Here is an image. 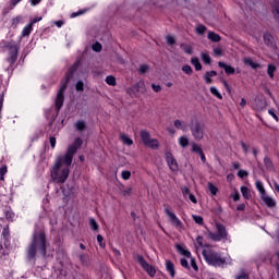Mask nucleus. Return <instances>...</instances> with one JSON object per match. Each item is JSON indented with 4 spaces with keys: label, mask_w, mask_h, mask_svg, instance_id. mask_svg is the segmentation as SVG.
Here are the masks:
<instances>
[{
    "label": "nucleus",
    "mask_w": 279,
    "mask_h": 279,
    "mask_svg": "<svg viewBox=\"0 0 279 279\" xmlns=\"http://www.w3.org/2000/svg\"><path fill=\"white\" fill-rule=\"evenodd\" d=\"M210 93H211V95H214V96L217 97L218 99H223V96H221V94L219 93V90H217L215 87H210Z\"/></svg>",
    "instance_id": "nucleus-38"
},
{
    "label": "nucleus",
    "mask_w": 279,
    "mask_h": 279,
    "mask_svg": "<svg viewBox=\"0 0 279 279\" xmlns=\"http://www.w3.org/2000/svg\"><path fill=\"white\" fill-rule=\"evenodd\" d=\"M191 63L193 66H195L196 71H202V63L199 62V59L197 57H193L191 59Z\"/></svg>",
    "instance_id": "nucleus-22"
},
{
    "label": "nucleus",
    "mask_w": 279,
    "mask_h": 279,
    "mask_svg": "<svg viewBox=\"0 0 279 279\" xmlns=\"http://www.w3.org/2000/svg\"><path fill=\"white\" fill-rule=\"evenodd\" d=\"M76 90H78V92L84 90V82L78 81V82L76 83Z\"/></svg>",
    "instance_id": "nucleus-50"
},
{
    "label": "nucleus",
    "mask_w": 279,
    "mask_h": 279,
    "mask_svg": "<svg viewBox=\"0 0 279 279\" xmlns=\"http://www.w3.org/2000/svg\"><path fill=\"white\" fill-rule=\"evenodd\" d=\"M201 58L203 62H205V64H210V54H208L207 52H202Z\"/></svg>",
    "instance_id": "nucleus-31"
},
{
    "label": "nucleus",
    "mask_w": 279,
    "mask_h": 279,
    "mask_svg": "<svg viewBox=\"0 0 279 279\" xmlns=\"http://www.w3.org/2000/svg\"><path fill=\"white\" fill-rule=\"evenodd\" d=\"M136 260L143 267V269L148 274V276H150V278H154V276H156V268H154V266L149 265V263H147V260H145V257L138 255L136 257Z\"/></svg>",
    "instance_id": "nucleus-7"
},
{
    "label": "nucleus",
    "mask_w": 279,
    "mask_h": 279,
    "mask_svg": "<svg viewBox=\"0 0 279 279\" xmlns=\"http://www.w3.org/2000/svg\"><path fill=\"white\" fill-rule=\"evenodd\" d=\"M262 199L267 206H269V208H274V206H276V202L271 197L267 196V194H264Z\"/></svg>",
    "instance_id": "nucleus-17"
},
{
    "label": "nucleus",
    "mask_w": 279,
    "mask_h": 279,
    "mask_svg": "<svg viewBox=\"0 0 279 279\" xmlns=\"http://www.w3.org/2000/svg\"><path fill=\"white\" fill-rule=\"evenodd\" d=\"M173 125L177 130H182V132H186L189 124L182 120H174Z\"/></svg>",
    "instance_id": "nucleus-15"
},
{
    "label": "nucleus",
    "mask_w": 279,
    "mask_h": 279,
    "mask_svg": "<svg viewBox=\"0 0 279 279\" xmlns=\"http://www.w3.org/2000/svg\"><path fill=\"white\" fill-rule=\"evenodd\" d=\"M166 40H167V43H168L169 45H175V38H173V36H171V35H168V36L166 37Z\"/></svg>",
    "instance_id": "nucleus-47"
},
{
    "label": "nucleus",
    "mask_w": 279,
    "mask_h": 279,
    "mask_svg": "<svg viewBox=\"0 0 279 279\" xmlns=\"http://www.w3.org/2000/svg\"><path fill=\"white\" fill-rule=\"evenodd\" d=\"M130 195H132V187H123L121 190L122 197H130Z\"/></svg>",
    "instance_id": "nucleus-27"
},
{
    "label": "nucleus",
    "mask_w": 279,
    "mask_h": 279,
    "mask_svg": "<svg viewBox=\"0 0 279 279\" xmlns=\"http://www.w3.org/2000/svg\"><path fill=\"white\" fill-rule=\"evenodd\" d=\"M182 72L186 73V75H192L193 74V68L191 65L185 64L182 66Z\"/></svg>",
    "instance_id": "nucleus-34"
},
{
    "label": "nucleus",
    "mask_w": 279,
    "mask_h": 279,
    "mask_svg": "<svg viewBox=\"0 0 279 279\" xmlns=\"http://www.w3.org/2000/svg\"><path fill=\"white\" fill-rule=\"evenodd\" d=\"M151 88L155 93H160L162 90V87L156 84H151Z\"/></svg>",
    "instance_id": "nucleus-51"
},
{
    "label": "nucleus",
    "mask_w": 279,
    "mask_h": 279,
    "mask_svg": "<svg viewBox=\"0 0 279 279\" xmlns=\"http://www.w3.org/2000/svg\"><path fill=\"white\" fill-rule=\"evenodd\" d=\"M238 175L239 178H247L248 173L245 170H239Z\"/></svg>",
    "instance_id": "nucleus-54"
},
{
    "label": "nucleus",
    "mask_w": 279,
    "mask_h": 279,
    "mask_svg": "<svg viewBox=\"0 0 279 279\" xmlns=\"http://www.w3.org/2000/svg\"><path fill=\"white\" fill-rule=\"evenodd\" d=\"M29 34H32V24L27 25L23 32H22V36H29Z\"/></svg>",
    "instance_id": "nucleus-40"
},
{
    "label": "nucleus",
    "mask_w": 279,
    "mask_h": 279,
    "mask_svg": "<svg viewBox=\"0 0 279 279\" xmlns=\"http://www.w3.org/2000/svg\"><path fill=\"white\" fill-rule=\"evenodd\" d=\"M191 130L192 135L196 141H202V138H204V129L202 128V124L199 122H196Z\"/></svg>",
    "instance_id": "nucleus-8"
},
{
    "label": "nucleus",
    "mask_w": 279,
    "mask_h": 279,
    "mask_svg": "<svg viewBox=\"0 0 279 279\" xmlns=\"http://www.w3.org/2000/svg\"><path fill=\"white\" fill-rule=\"evenodd\" d=\"M146 147H149L150 149H158V147H160V143L157 138H150V141L146 144Z\"/></svg>",
    "instance_id": "nucleus-18"
},
{
    "label": "nucleus",
    "mask_w": 279,
    "mask_h": 279,
    "mask_svg": "<svg viewBox=\"0 0 279 279\" xmlns=\"http://www.w3.org/2000/svg\"><path fill=\"white\" fill-rule=\"evenodd\" d=\"M82 138L77 137L72 145L69 146L66 154L64 155L66 157V162H73V156L77 153V149L82 147Z\"/></svg>",
    "instance_id": "nucleus-6"
},
{
    "label": "nucleus",
    "mask_w": 279,
    "mask_h": 279,
    "mask_svg": "<svg viewBox=\"0 0 279 279\" xmlns=\"http://www.w3.org/2000/svg\"><path fill=\"white\" fill-rule=\"evenodd\" d=\"M207 38L211 40V43H219L221 40V36L215 32H209Z\"/></svg>",
    "instance_id": "nucleus-16"
},
{
    "label": "nucleus",
    "mask_w": 279,
    "mask_h": 279,
    "mask_svg": "<svg viewBox=\"0 0 279 279\" xmlns=\"http://www.w3.org/2000/svg\"><path fill=\"white\" fill-rule=\"evenodd\" d=\"M255 186H256L257 191H259L262 197L267 194V192L265 191V187L263 186V182L256 181Z\"/></svg>",
    "instance_id": "nucleus-25"
},
{
    "label": "nucleus",
    "mask_w": 279,
    "mask_h": 279,
    "mask_svg": "<svg viewBox=\"0 0 279 279\" xmlns=\"http://www.w3.org/2000/svg\"><path fill=\"white\" fill-rule=\"evenodd\" d=\"M241 146L243 148L244 154H247L248 153V148H247L246 144L241 142Z\"/></svg>",
    "instance_id": "nucleus-62"
},
{
    "label": "nucleus",
    "mask_w": 279,
    "mask_h": 279,
    "mask_svg": "<svg viewBox=\"0 0 279 279\" xmlns=\"http://www.w3.org/2000/svg\"><path fill=\"white\" fill-rule=\"evenodd\" d=\"M8 173V167L7 166H2L0 168V180H5L4 175Z\"/></svg>",
    "instance_id": "nucleus-36"
},
{
    "label": "nucleus",
    "mask_w": 279,
    "mask_h": 279,
    "mask_svg": "<svg viewBox=\"0 0 279 279\" xmlns=\"http://www.w3.org/2000/svg\"><path fill=\"white\" fill-rule=\"evenodd\" d=\"M141 138H142L144 145H147L149 143V141L151 140V136L149 135V132L141 131Z\"/></svg>",
    "instance_id": "nucleus-20"
},
{
    "label": "nucleus",
    "mask_w": 279,
    "mask_h": 279,
    "mask_svg": "<svg viewBox=\"0 0 279 279\" xmlns=\"http://www.w3.org/2000/svg\"><path fill=\"white\" fill-rule=\"evenodd\" d=\"M70 165H72V162H66L65 155L57 158L51 169V179L53 182H57V184H64V182H66L69 173H71V169H69Z\"/></svg>",
    "instance_id": "nucleus-1"
},
{
    "label": "nucleus",
    "mask_w": 279,
    "mask_h": 279,
    "mask_svg": "<svg viewBox=\"0 0 279 279\" xmlns=\"http://www.w3.org/2000/svg\"><path fill=\"white\" fill-rule=\"evenodd\" d=\"M240 198H241V196L239 195V192H235L233 194V202H239Z\"/></svg>",
    "instance_id": "nucleus-63"
},
{
    "label": "nucleus",
    "mask_w": 279,
    "mask_h": 279,
    "mask_svg": "<svg viewBox=\"0 0 279 279\" xmlns=\"http://www.w3.org/2000/svg\"><path fill=\"white\" fill-rule=\"evenodd\" d=\"M166 215L170 217L172 226H175L177 228H180L182 226V221H180V219H178V216H175V214L169 210V208L166 209Z\"/></svg>",
    "instance_id": "nucleus-12"
},
{
    "label": "nucleus",
    "mask_w": 279,
    "mask_h": 279,
    "mask_svg": "<svg viewBox=\"0 0 279 279\" xmlns=\"http://www.w3.org/2000/svg\"><path fill=\"white\" fill-rule=\"evenodd\" d=\"M191 266L193 267L194 271H197L198 267H197V263L195 262V258L191 259Z\"/></svg>",
    "instance_id": "nucleus-56"
},
{
    "label": "nucleus",
    "mask_w": 279,
    "mask_h": 279,
    "mask_svg": "<svg viewBox=\"0 0 279 279\" xmlns=\"http://www.w3.org/2000/svg\"><path fill=\"white\" fill-rule=\"evenodd\" d=\"M147 71H149V65L147 64H142L137 69V72L141 73V75H144V73H147Z\"/></svg>",
    "instance_id": "nucleus-32"
},
{
    "label": "nucleus",
    "mask_w": 279,
    "mask_h": 279,
    "mask_svg": "<svg viewBox=\"0 0 279 279\" xmlns=\"http://www.w3.org/2000/svg\"><path fill=\"white\" fill-rule=\"evenodd\" d=\"M77 71V63H74L73 65L70 66L68 72L65 73L64 78L61 81V87L60 90L57 95L56 99V109L59 111L60 108L64 105V92L66 90V86L71 80H73V74Z\"/></svg>",
    "instance_id": "nucleus-3"
},
{
    "label": "nucleus",
    "mask_w": 279,
    "mask_h": 279,
    "mask_svg": "<svg viewBox=\"0 0 279 279\" xmlns=\"http://www.w3.org/2000/svg\"><path fill=\"white\" fill-rule=\"evenodd\" d=\"M241 193L244 199H252V193L250 192V189H247L246 186L241 187Z\"/></svg>",
    "instance_id": "nucleus-21"
},
{
    "label": "nucleus",
    "mask_w": 279,
    "mask_h": 279,
    "mask_svg": "<svg viewBox=\"0 0 279 279\" xmlns=\"http://www.w3.org/2000/svg\"><path fill=\"white\" fill-rule=\"evenodd\" d=\"M189 199H191V202H192L193 204H197V199L195 198V195L189 194Z\"/></svg>",
    "instance_id": "nucleus-60"
},
{
    "label": "nucleus",
    "mask_w": 279,
    "mask_h": 279,
    "mask_svg": "<svg viewBox=\"0 0 279 279\" xmlns=\"http://www.w3.org/2000/svg\"><path fill=\"white\" fill-rule=\"evenodd\" d=\"M181 49H183V51H184L185 53H189L190 56H191V53H193V48H192L191 46H189V45L182 44V45H181Z\"/></svg>",
    "instance_id": "nucleus-35"
},
{
    "label": "nucleus",
    "mask_w": 279,
    "mask_h": 279,
    "mask_svg": "<svg viewBox=\"0 0 279 279\" xmlns=\"http://www.w3.org/2000/svg\"><path fill=\"white\" fill-rule=\"evenodd\" d=\"M121 175L123 180H130V178H132V172L124 170L122 171Z\"/></svg>",
    "instance_id": "nucleus-43"
},
{
    "label": "nucleus",
    "mask_w": 279,
    "mask_h": 279,
    "mask_svg": "<svg viewBox=\"0 0 279 279\" xmlns=\"http://www.w3.org/2000/svg\"><path fill=\"white\" fill-rule=\"evenodd\" d=\"M204 80H205L206 84H213V78H210L206 74L204 75Z\"/></svg>",
    "instance_id": "nucleus-61"
},
{
    "label": "nucleus",
    "mask_w": 279,
    "mask_h": 279,
    "mask_svg": "<svg viewBox=\"0 0 279 279\" xmlns=\"http://www.w3.org/2000/svg\"><path fill=\"white\" fill-rule=\"evenodd\" d=\"M106 82L109 86H117V78L112 75L107 76Z\"/></svg>",
    "instance_id": "nucleus-28"
},
{
    "label": "nucleus",
    "mask_w": 279,
    "mask_h": 279,
    "mask_svg": "<svg viewBox=\"0 0 279 279\" xmlns=\"http://www.w3.org/2000/svg\"><path fill=\"white\" fill-rule=\"evenodd\" d=\"M75 128L78 132H82L83 130H86V123L84 121H77Z\"/></svg>",
    "instance_id": "nucleus-30"
},
{
    "label": "nucleus",
    "mask_w": 279,
    "mask_h": 279,
    "mask_svg": "<svg viewBox=\"0 0 279 279\" xmlns=\"http://www.w3.org/2000/svg\"><path fill=\"white\" fill-rule=\"evenodd\" d=\"M97 241L102 250L106 248V243H104V236L101 234L97 235Z\"/></svg>",
    "instance_id": "nucleus-44"
},
{
    "label": "nucleus",
    "mask_w": 279,
    "mask_h": 279,
    "mask_svg": "<svg viewBox=\"0 0 279 279\" xmlns=\"http://www.w3.org/2000/svg\"><path fill=\"white\" fill-rule=\"evenodd\" d=\"M145 82H137L132 88L126 89L128 95H134L135 93H145Z\"/></svg>",
    "instance_id": "nucleus-9"
},
{
    "label": "nucleus",
    "mask_w": 279,
    "mask_h": 279,
    "mask_svg": "<svg viewBox=\"0 0 279 279\" xmlns=\"http://www.w3.org/2000/svg\"><path fill=\"white\" fill-rule=\"evenodd\" d=\"M181 266H182V267H185V269H189V260L182 258V259H181Z\"/></svg>",
    "instance_id": "nucleus-58"
},
{
    "label": "nucleus",
    "mask_w": 279,
    "mask_h": 279,
    "mask_svg": "<svg viewBox=\"0 0 279 279\" xmlns=\"http://www.w3.org/2000/svg\"><path fill=\"white\" fill-rule=\"evenodd\" d=\"M166 160L168 162V167H170L171 171H178V161L173 157V154L171 153H166Z\"/></svg>",
    "instance_id": "nucleus-10"
},
{
    "label": "nucleus",
    "mask_w": 279,
    "mask_h": 279,
    "mask_svg": "<svg viewBox=\"0 0 279 279\" xmlns=\"http://www.w3.org/2000/svg\"><path fill=\"white\" fill-rule=\"evenodd\" d=\"M193 219L195 223H198L199 226L204 223V218H202V216H193Z\"/></svg>",
    "instance_id": "nucleus-46"
},
{
    "label": "nucleus",
    "mask_w": 279,
    "mask_h": 279,
    "mask_svg": "<svg viewBox=\"0 0 279 279\" xmlns=\"http://www.w3.org/2000/svg\"><path fill=\"white\" fill-rule=\"evenodd\" d=\"M235 279H247V274L244 270L240 272V275L235 276Z\"/></svg>",
    "instance_id": "nucleus-52"
},
{
    "label": "nucleus",
    "mask_w": 279,
    "mask_h": 279,
    "mask_svg": "<svg viewBox=\"0 0 279 279\" xmlns=\"http://www.w3.org/2000/svg\"><path fill=\"white\" fill-rule=\"evenodd\" d=\"M196 243H197L198 247H206V245H204V243L202 242V236H197Z\"/></svg>",
    "instance_id": "nucleus-57"
},
{
    "label": "nucleus",
    "mask_w": 279,
    "mask_h": 279,
    "mask_svg": "<svg viewBox=\"0 0 279 279\" xmlns=\"http://www.w3.org/2000/svg\"><path fill=\"white\" fill-rule=\"evenodd\" d=\"M192 151H194V154H201L203 150H202V147L197 144H192Z\"/></svg>",
    "instance_id": "nucleus-42"
},
{
    "label": "nucleus",
    "mask_w": 279,
    "mask_h": 279,
    "mask_svg": "<svg viewBox=\"0 0 279 279\" xmlns=\"http://www.w3.org/2000/svg\"><path fill=\"white\" fill-rule=\"evenodd\" d=\"M179 144L181 145V147H186L189 145V138H186L185 136H181L179 138Z\"/></svg>",
    "instance_id": "nucleus-37"
},
{
    "label": "nucleus",
    "mask_w": 279,
    "mask_h": 279,
    "mask_svg": "<svg viewBox=\"0 0 279 279\" xmlns=\"http://www.w3.org/2000/svg\"><path fill=\"white\" fill-rule=\"evenodd\" d=\"M92 48H93L95 51L99 52V51H101V44L96 43V44H94V45L92 46Z\"/></svg>",
    "instance_id": "nucleus-53"
},
{
    "label": "nucleus",
    "mask_w": 279,
    "mask_h": 279,
    "mask_svg": "<svg viewBox=\"0 0 279 279\" xmlns=\"http://www.w3.org/2000/svg\"><path fill=\"white\" fill-rule=\"evenodd\" d=\"M264 165H266V167L268 169H271V167H272L271 159H269L268 157H265L264 158Z\"/></svg>",
    "instance_id": "nucleus-48"
},
{
    "label": "nucleus",
    "mask_w": 279,
    "mask_h": 279,
    "mask_svg": "<svg viewBox=\"0 0 279 279\" xmlns=\"http://www.w3.org/2000/svg\"><path fill=\"white\" fill-rule=\"evenodd\" d=\"M50 145L52 149L56 147V137H50Z\"/></svg>",
    "instance_id": "nucleus-64"
},
{
    "label": "nucleus",
    "mask_w": 279,
    "mask_h": 279,
    "mask_svg": "<svg viewBox=\"0 0 279 279\" xmlns=\"http://www.w3.org/2000/svg\"><path fill=\"white\" fill-rule=\"evenodd\" d=\"M120 138H121V141H122V143L124 144V145H134V141H132V138H130L128 135H125V134H121L120 135Z\"/></svg>",
    "instance_id": "nucleus-23"
},
{
    "label": "nucleus",
    "mask_w": 279,
    "mask_h": 279,
    "mask_svg": "<svg viewBox=\"0 0 279 279\" xmlns=\"http://www.w3.org/2000/svg\"><path fill=\"white\" fill-rule=\"evenodd\" d=\"M203 256L207 265H211V267H223V264L226 263V258L221 257V254L213 248L203 250Z\"/></svg>",
    "instance_id": "nucleus-4"
},
{
    "label": "nucleus",
    "mask_w": 279,
    "mask_h": 279,
    "mask_svg": "<svg viewBox=\"0 0 279 279\" xmlns=\"http://www.w3.org/2000/svg\"><path fill=\"white\" fill-rule=\"evenodd\" d=\"M166 215L170 217L172 226H175L177 228H180L182 226V221H180V219H178V216H175V214L169 210V208L166 209Z\"/></svg>",
    "instance_id": "nucleus-11"
},
{
    "label": "nucleus",
    "mask_w": 279,
    "mask_h": 279,
    "mask_svg": "<svg viewBox=\"0 0 279 279\" xmlns=\"http://www.w3.org/2000/svg\"><path fill=\"white\" fill-rule=\"evenodd\" d=\"M216 230L218 233H207L208 239H210L211 241H223V239H228V231L226 230V227L223 225L217 223Z\"/></svg>",
    "instance_id": "nucleus-5"
},
{
    "label": "nucleus",
    "mask_w": 279,
    "mask_h": 279,
    "mask_svg": "<svg viewBox=\"0 0 279 279\" xmlns=\"http://www.w3.org/2000/svg\"><path fill=\"white\" fill-rule=\"evenodd\" d=\"M205 74L209 77H215L217 76V71H209V72H206Z\"/></svg>",
    "instance_id": "nucleus-59"
},
{
    "label": "nucleus",
    "mask_w": 279,
    "mask_h": 279,
    "mask_svg": "<svg viewBox=\"0 0 279 279\" xmlns=\"http://www.w3.org/2000/svg\"><path fill=\"white\" fill-rule=\"evenodd\" d=\"M177 250H178V252H180L182 254V256H185L186 258H191V252L183 248L182 245L178 244Z\"/></svg>",
    "instance_id": "nucleus-24"
},
{
    "label": "nucleus",
    "mask_w": 279,
    "mask_h": 279,
    "mask_svg": "<svg viewBox=\"0 0 279 279\" xmlns=\"http://www.w3.org/2000/svg\"><path fill=\"white\" fill-rule=\"evenodd\" d=\"M80 260H81V263H82V265H88V255H86V254H81L80 255Z\"/></svg>",
    "instance_id": "nucleus-39"
},
{
    "label": "nucleus",
    "mask_w": 279,
    "mask_h": 279,
    "mask_svg": "<svg viewBox=\"0 0 279 279\" xmlns=\"http://www.w3.org/2000/svg\"><path fill=\"white\" fill-rule=\"evenodd\" d=\"M214 56H223V49L221 47L214 48Z\"/></svg>",
    "instance_id": "nucleus-45"
},
{
    "label": "nucleus",
    "mask_w": 279,
    "mask_h": 279,
    "mask_svg": "<svg viewBox=\"0 0 279 279\" xmlns=\"http://www.w3.org/2000/svg\"><path fill=\"white\" fill-rule=\"evenodd\" d=\"M36 254L47 256V239L44 231L35 232L33 235L32 243L27 248V258L29 260L36 258Z\"/></svg>",
    "instance_id": "nucleus-2"
},
{
    "label": "nucleus",
    "mask_w": 279,
    "mask_h": 279,
    "mask_svg": "<svg viewBox=\"0 0 279 279\" xmlns=\"http://www.w3.org/2000/svg\"><path fill=\"white\" fill-rule=\"evenodd\" d=\"M268 113L270 117H272L275 119V121H278V116L276 114V112H274V109H269Z\"/></svg>",
    "instance_id": "nucleus-55"
},
{
    "label": "nucleus",
    "mask_w": 279,
    "mask_h": 279,
    "mask_svg": "<svg viewBox=\"0 0 279 279\" xmlns=\"http://www.w3.org/2000/svg\"><path fill=\"white\" fill-rule=\"evenodd\" d=\"M89 226L93 230L97 231L99 230V226L97 225V221H95V219H89Z\"/></svg>",
    "instance_id": "nucleus-41"
},
{
    "label": "nucleus",
    "mask_w": 279,
    "mask_h": 279,
    "mask_svg": "<svg viewBox=\"0 0 279 279\" xmlns=\"http://www.w3.org/2000/svg\"><path fill=\"white\" fill-rule=\"evenodd\" d=\"M207 187H208L209 193H211V195H217V191H219V190L217 189V186H215V184L208 183Z\"/></svg>",
    "instance_id": "nucleus-33"
},
{
    "label": "nucleus",
    "mask_w": 279,
    "mask_h": 279,
    "mask_svg": "<svg viewBox=\"0 0 279 279\" xmlns=\"http://www.w3.org/2000/svg\"><path fill=\"white\" fill-rule=\"evenodd\" d=\"M264 43L265 45H272L274 36H271L269 33L264 34Z\"/></svg>",
    "instance_id": "nucleus-26"
},
{
    "label": "nucleus",
    "mask_w": 279,
    "mask_h": 279,
    "mask_svg": "<svg viewBox=\"0 0 279 279\" xmlns=\"http://www.w3.org/2000/svg\"><path fill=\"white\" fill-rule=\"evenodd\" d=\"M267 73L271 80H274V73H276V65L268 64Z\"/></svg>",
    "instance_id": "nucleus-29"
},
{
    "label": "nucleus",
    "mask_w": 279,
    "mask_h": 279,
    "mask_svg": "<svg viewBox=\"0 0 279 279\" xmlns=\"http://www.w3.org/2000/svg\"><path fill=\"white\" fill-rule=\"evenodd\" d=\"M196 32H197V34H204V32H206V26H204V25H198V26L196 27Z\"/></svg>",
    "instance_id": "nucleus-49"
},
{
    "label": "nucleus",
    "mask_w": 279,
    "mask_h": 279,
    "mask_svg": "<svg viewBox=\"0 0 279 279\" xmlns=\"http://www.w3.org/2000/svg\"><path fill=\"white\" fill-rule=\"evenodd\" d=\"M218 66H220V69H223L225 73H227V75H234V68H232L231 65H228V64L219 61Z\"/></svg>",
    "instance_id": "nucleus-14"
},
{
    "label": "nucleus",
    "mask_w": 279,
    "mask_h": 279,
    "mask_svg": "<svg viewBox=\"0 0 279 279\" xmlns=\"http://www.w3.org/2000/svg\"><path fill=\"white\" fill-rule=\"evenodd\" d=\"M244 64H246L247 66H251V69H258V66H260V64L254 62L251 58H244L243 59Z\"/></svg>",
    "instance_id": "nucleus-19"
},
{
    "label": "nucleus",
    "mask_w": 279,
    "mask_h": 279,
    "mask_svg": "<svg viewBox=\"0 0 279 279\" xmlns=\"http://www.w3.org/2000/svg\"><path fill=\"white\" fill-rule=\"evenodd\" d=\"M166 269L170 274L171 278H175V266L170 259L166 260Z\"/></svg>",
    "instance_id": "nucleus-13"
}]
</instances>
